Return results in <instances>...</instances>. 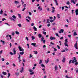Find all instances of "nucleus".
Instances as JSON below:
<instances>
[{
	"instance_id": "f257e3e1",
	"label": "nucleus",
	"mask_w": 78,
	"mask_h": 78,
	"mask_svg": "<svg viewBox=\"0 0 78 78\" xmlns=\"http://www.w3.org/2000/svg\"><path fill=\"white\" fill-rule=\"evenodd\" d=\"M12 17H10L9 19L10 20H13V21H14V22H15L16 21V20H15L14 19H16V16H15V15H13V16H12Z\"/></svg>"
},
{
	"instance_id": "f03ea898",
	"label": "nucleus",
	"mask_w": 78,
	"mask_h": 78,
	"mask_svg": "<svg viewBox=\"0 0 78 78\" xmlns=\"http://www.w3.org/2000/svg\"><path fill=\"white\" fill-rule=\"evenodd\" d=\"M18 48L20 51H24V49H23V48H22V47H21L20 46H19Z\"/></svg>"
},
{
	"instance_id": "7ed1b4c3",
	"label": "nucleus",
	"mask_w": 78,
	"mask_h": 78,
	"mask_svg": "<svg viewBox=\"0 0 78 78\" xmlns=\"http://www.w3.org/2000/svg\"><path fill=\"white\" fill-rule=\"evenodd\" d=\"M44 37H42L41 38V42H43L44 44H45V40L44 39Z\"/></svg>"
},
{
	"instance_id": "20e7f679",
	"label": "nucleus",
	"mask_w": 78,
	"mask_h": 78,
	"mask_svg": "<svg viewBox=\"0 0 78 78\" xmlns=\"http://www.w3.org/2000/svg\"><path fill=\"white\" fill-rule=\"evenodd\" d=\"M50 39L51 41H53V40L56 39V38H55V37H53L52 36H51L50 37Z\"/></svg>"
},
{
	"instance_id": "39448f33",
	"label": "nucleus",
	"mask_w": 78,
	"mask_h": 78,
	"mask_svg": "<svg viewBox=\"0 0 78 78\" xmlns=\"http://www.w3.org/2000/svg\"><path fill=\"white\" fill-rule=\"evenodd\" d=\"M55 7H52L51 12L52 13H54V12H55Z\"/></svg>"
},
{
	"instance_id": "423d86ee",
	"label": "nucleus",
	"mask_w": 78,
	"mask_h": 78,
	"mask_svg": "<svg viewBox=\"0 0 78 78\" xmlns=\"http://www.w3.org/2000/svg\"><path fill=\"white\" fill-rule=\"evenodd\" d=\"M75 12L76 13V16L78 15V9H77L75 10Z\"/></svg>"
},
{
	"instance_id": "0eeeda50",
	"label": "nucleus",
	"mask_w": 78,
	"mask_h": 78,
	"mask_svg": "<svg viewBox=\"0 0 78 78\" xmlns=\"http://www.w3.org/2000/svg\"><path fill=\"white\" fill-rule=\"evenodd\" d=\"M10 37V39L11 40L12 39V37H11V35L8 34L6 36V37Z\"/></svg>"
},
{
	"instance_id": "6e6552de",
	"label": "nucleus",
	"mask_w": 78,
	"mask_h": 78,
	"mask_svg": "<svg viewBox=\"0 0 78 78\" xmlns=\"http://www.w3.org/2000/svg\"><path fill=\"white\" fill-rule=\"evenodd\" d=\"M63 31H64V30L62 29H61L60 31H59V33L60 34H61V33H63Z\"/></svg>"
},
{
	"instance_id": "1a4fd4ad",
	"label": "nucleus",
	"mask_w": 78,
	"mask_h": 78,
	"mask_svg": "<svg viewBox=\"0 0 78 78\" xmlns=\"http://www.w3.org/2000/svg\"><path fill=\"white\" fill-rule=\"evenodd\" d=\"M32 45H33V46H34V47H36V43H32L31 44Z\"/></svg>"
},
{
	"instance_id": "9d476101",
	"label": "nucleus",
	"mask_w": 78,
	"mask_h": 78,
	"mask_svg": "<svg viewBox=\"0 0 78 78\" xmlns=\"http://www.w3.org/2000/svg\"><path fill=\"white\" fill-rule=\"evenodd\" d=\"M34 31H37V28H36V27H35V26H34Z\"/></svg>"
},
{
	"instance_id": "9b49d317",
	"label": "nucleus",
	"mask_w": 78,
	"mask_h": 78,
	"mask_svg": "<svg viewBox=\"0 0 78 78\" xmlns=\"http://www.w3.org/2000/svg\"><path fill=\"white\" fill-rule=\"evenodd\" d=\"M55 70H58V68L57 67V66L55 65Z\"/></svg>"
},
{
	"instance_id": "f8f14e48",
	"label": "nucleus",
	"mask_w": 78,
	"mask_h": 78,
	"mask_svg": "<svg viewBox=\"0 0 78 78\" xmlns=\"http://www.w3.org/2000/svg\"><path fill=\"white\" fill-rule=\"evenodd\" d=\"M38 9H40V11H42V9L41 8V6H39L38 8Z\"/></svg>"
},
{
	"instance_id": "ddd939ff",
	"label": "nucleus",
	"mask_w": 78,
	"mask_h": 78,
	"mask_svg": "<svg viewBox=\"0 0 78 78\" xmlns=\"http://www.w3.org/2000/svg\"><path fill=\"white\" fill-rule=\"evenodd\" d=\"M49 58H48V59H47V61H45L46 63L47 64V63H48V62H49Z\"/></svg>"
},
{
	"instance_id": "4468645a",
	"label": "nucleus",
	"mask_w": 78,
	"mask_h": 78,
	"mask_svg": "<svg viewBox=\"0 0 78 78\" xmlns=\"http://www.w3.org/2000/svg\"><path fill=\"white\" fill-rule=\"evenodd\" d=\"M62 62H66V58H63V60H62Z\"/></svg>"
},
{
	"instance_id": "2eb2a0df",
	"label": "nucleus",
	"mask_w": 78,
	"mask_h": 78,
	"mask_svg": "<svg viewBox=\"0 0 78 78\" xmlns=\"http://www.w3.org/2000/svg\"><path fill=\"white\" fill-rule=\"evenodd\" d=\"M71 2H72V3H73V4H75V2L74 0H71Z\"/></svg>"
},
{
	"instance_id": "dca6fc26",
	"label": "nucleus",
	"mask_w": 78,
	"mask_h": 78,
	"mask_svg": "<svg viewBox=\"0 0 78 78\" xmlns=\"http://www.w3.org/2000/svg\"><path fill=\"white\" fill-rule=\"evenodd\" d=\"M38 37H39V38H41V37H42V35L41 34H38Z\"/></svg>"
},
{
	"instance_id": "f3484780",
	"label": "nucleus",
	"mask_w": 78,
	"mask_h": 78,
	"mask_svg": "<svg viewBox=\"0 0 78 78\" xmlns=\"http://www.w3.org/2000/svg\"><path fill=\"white\" fill-rule=\"evenodd\" d=\"M41 66L42 67H43V68H45V65H44V64H41Z\"/></svg>"
},
{
	"instance_id": "a211bd4d",
	"label": "nucleus",
	"mask_w": 78,
	"mask_h": 78,
	"mask_svg": "<svg viewBox=\"0 0 78 78\" xmlns=\"http://www.w3.org/2000/svg\"><path fill=\"white\" fill-rule=\"evenodd\" d=\"M15 4H17L18 3H19V2H18L17 1H15Z\"/></svg>"
},
{
	"instance_id": "6ab92c4d",
	"label": "nucleus",
	"mask_w": 78,
	"mask_h": 78,
	"mask_svg": "<svg viewBox=\"0 0 78 78\" xmlns=\"http://www.w3.org/2000/svg\"><path fill=\"white\" fill-rule=\"evenodd\" d=\"M15 74L16 75V76H19V73H15Z\"/></svg>"
},
{
	"instance_id": "aec40b11",
	"label": "nucleus",
	"mask_w": 78,
	"mask_h": 78,
	"mask_svg": "<svg viewBox=\"0 0 78 78\" xmlns=\"http://www.w3.org/2000/svg\"><path fill=\"white\" fill-rule=\"evenodd\" d=\"M15 33H16V34H20L19 32L16 31H15Z\"/></svg>"
},
{
	"instance_id": "412c9836",
	"label": "nucleus",
	"mask_w": 78,
	"mask_h": 78,
	"mask_svg": "<svg viewBox=\"0 0 78 78\" xmlns=\"http://www.w3.org/2000/svg\"><path fill=\"white\" fill-rule=\"evenodd\" d=\"M20 53L21 55H23L24 54V52H20Z\"/></svg>"
},
{
	"instance_id": "4be33fe9",
	"label": "nucleus",
	"mask_w": 78,
	"mask_h": 78,
	"mask_svg": "<svg viewBox=\"0 0 78 78\" xmlns=\"http://www.w3.org/2000/svg\"><path fill=\"white\" fill-rule=\"evenodd\" d=\"M2 74L4 75H6V73L5 72H3L2 73Z\"/></svg>"
},
{
	"instance_id": "5701e85b",
	"label": "nucleus",
	"mask_w": 78,
	"mask_h": 78,
	"mask_svg": "<svg viewBox=\"0 0 78 78\" xmlns=\"http://www.w3.org/2000/svg\"><path fill=\"white\" fill-rule=\"evenodd\" d=\"M18 15L19 16L20 18H21V14L18 13Z\"/></svg>"
},
{
	"instance_id": "b1692460",
	"label": "nucleus",
	"mask_w": 78,
	"mask_h": 78,
	"mask_svg": "<svg viewBox=\"0 0 78 78\" xmlns=\"http://www.w3.org/2000/svg\"><path fill=\"white\" fill-rule=\"evenodd\" d=\"M42 63V60H40L39 63V64H41V63Z\"/></svg>"
},
{
	"instance_id": "393cba45",
	"label": "nucleus",
	"mask_w": 78,
	"mask_h": 78,
	"mask_svg": "<svg viewBox=\"0 0 78 78\" xmlns=\"http://www.w3.org/2000/svg\"><path fill=\"white\" fill-rule=\"evenodd\" d=\"M57 17L58 19H59L60 18V16H59V14H57Z\"/></svg>"
},
{
	"instance_id": "a878e982",
	"label": "nucleus",
	"mask_w": 78,
	"mask_h": 78,
	"mask_svg": "<svg viewBox=\"0 0 78 78\" xmlns=\"http://www.w3.org/2000/svg\"><path fill=\"white\" fill-rule=\"evenodd\" d=\"M1 42H2V44L3 45H4L5 44V41H3L2 40H1Z\"/></svg>"
},
{
	"instance_id": "bb28decb",
	"label": "nucleus",
	"mask_w": 78,
	"mask_h": 78,
	"mask_svg": "<svg viewBox=\"0 0 78 78\" xmlns=\"http://www.w3.org/2000/svg\"><path fill=\"white\" fill-rule=\"evenodd\" d=\"M3 12L2 11V9L1 11L0 12V14H3Z\"/></svg>"
},
{
	"instance_id": "cd10ccee",
	"label": "nucleus",
	"mask_w": 78,
	"mask_h": 78,
	"mask_svg": "<svg viewBox=\"0 0 78 78\" xmlns=\"http://www.w3.org/2000/svg\"><path fill=\"white\" fill-rule=\"evenodd\" d=\"M64 45H65V46L66 47H68V44H67V43H65Z\"/></svg>"
},
{
	"instance_id": "c85d7f7f",
	"label": "nucleus",
	"mask_w": 78,
	"mask_h": 78,
	"mask_svg": "<svg viewBox=\"0 0 78 78\" xmlns=\"http://www.w3.org/2000/svg\"><path fill=\"white\" fill-rule=\"evenodd\" d=\"M31 38H32V40H34V39H35V37H34L33 36H32Z\"/></svg>"
},
{
	"instance_id": "c756f323",
	"label": "nucleus",
	"mask_w": 78,
	"mask_h": 78,
	"mask_svg": "<svg viewBox=\"0 0 78 78\" xmlns=\"http://www.w3.org/2000/svg\"><path fill=\"white\" fill-rule=\"evenodd\" d=\"M8 75L7 77H9V76H11V74L9 73H8Z\"/></svg>"
},
{
	"instance_id": "7c9ffc66",
	"label": "nucleus",
	"mask_w": 78,
	"mask_h": 78,
	"mask_svg": "<svg viewBox=\"0 0 78 78\" xmlns=\"http://www.w3.org/2000/svg\"><path fill=\"white\" fill-rule=\"evenodd\" d=\"M74 36H76V35H77V34H76L75 31L74 33Z\"/></svg>"
},
{
	"instance_id": "2f4dec72",
	"label": "nucleus",
	"mask_w": 78,
	"mask_h": 78,
	"mask_svg": "<svg viewBox=\"0 0 78 78\" xmlns=\"http://www.w3.org/2000/svg\"><path fill=\"white\" fill-rule=\"evenodd\" d=\"M67 39H65V43H67V42H68V41H67Z\"/></svg>"
},
{
	"instance_id": "473e14b6",
	"label": "nucleus",
	"mask_w": 78,
	"mask_h": 78,
	"mask_svg": "<svg viewBox=\"0 0 78 78\" xmlns=\"http://www.w3.org/2000/svg\"><path fill=\"white\" fill-rule=\"evenodd\" d=\"M43 34H44V35H46V34H47V33L45 32H43Z\"/></svg>"
},
{
	"instance_id": "72a5a7b5",
	"label": "nucleus",
	"mask_w": 78,
	"mask_h": 78,
	"mask_svg": "<svg viewBox=\"0 0 78 78\" xmlns=\"http://www.w3.org/2000/svg\"><path fill=\"white\" fill-rule=\"evenodd\" d=\"M18 26H19V27H22V25L20 24H18Z\"/></svg>"
},
{
	"instance_id": "f704fd0d",
	"label": "nucleus",
	"mask_w": 78,
	"mask_h": 78,
	"mask_svg": "<svg viewBox=\"0 0 78 78\" xmlns=\"http://www.w3.org/2000/svg\"><path fill=\"white\" fill-rule=\"evenodd\" d=\"M34 23H33L31 24V26L33 27V26H34Z\"/></svg>"
},
{
	"instance_id": "c9c22d12",
	"label": "nucleus",
	"mask_w": 78,
	"mask_h": 78,
	"mask_svg": "<svg viewBox=\"0 0 78 78\" xmlns=\"http://www.w3.org/2000/svg\"><path fill=\"white\" fill-rule=\"evenodd\" d=\"M16 51H13V54L16 55Z\"/></svg>"
},
{
	"instance_id": "e433bc0d",
	"label": "nucleus",
	"mask_w": 78,
	"mask_h": 78,
	"mask_svg": "<svg viewBox=\"0 0 78 78\" xmlns=\"http://www.w3.org/2000/svg\"><path fill=\"white\" fill-rule=\"evenodd\" d=\"M58 33H56L55 34V35L56 36H58V37H59V35H58Z\"/></svg>"
},
{
	"instance_id": "4c0bfd02",
	"label": "nucleus",
	"mask_w": 78,
	"mask_h": 78,
	"mask_svg": "<svg viewBox=\"0 0 78 78\" xmlns=\"http://www.w3.org/2000/svg\"><path fill=\"white\" fill-rule=\"evenodd\" d=\"M50 22V20H49V19H48L47 20V22H46V23H48V22Z\"/></svg>"
},
{
	"instance_id": "58836bf2",
	"label": "nucleus",
	"mask_w": 78,
	"mask_h": 78,
	"mask_svg": "<svg viewBox=\"0 0 78 78\" xmlns=\"http://www.w3.org/2000/svg\"><path fill=\"white\" fill-rule=\"evenodd\" d=\"M54 51H57V49L55 48H54Z\"/></svg>"
},
{
	"instance_id": "ea45409f",
	"label": "nucleus",
	"mask_w": 78,
	"mask_h": 78,
	"mask_svg": "<svg viewBox=\"0 0 78 78\" xmlns=\"http://www.w3.org/2000/svg\"><path fill=\"white\" fill-rule=\"evenodd\" d=\"M66 4L67 5H69V4H70V2H69V1H67V2Z\"/></svg>"
},
{
	"instance_id": "a19ab883",
	"label": "nucleus",
	"mask_w": 78,
	"mask_h": 78,
	"mask_svg": "<svg viewBox=\"0 0 78 78\" xmlns=\"http://www.w3.org/2000/svg\"><path fill=\"white\" fill-rule=\"evenodd\" d=\"M77 45H77V42H76L75 44L74 45V47H77Z\"/></svg>"
},
{
	"instance_id": "79ce46f5",
	"label": "nucleus",
	"mask_w": 78,
	"mask_h": 78,
	"mask_svg": "<svg viewBox=\"0 0 78 78\" xmlns=\"http://www.w3.org/2000/svg\"><path fill=\"white\" fill-rule=\"evenodd\" d=\"M74 61H75V60H73L72 62V63H73V64H74Z\"/></svg>"
},
{
	"instance_id": "37998d69",
	"label": "nucleus",
	"mask_w": 78,
	"mask_h": 78,
	"mask_svg": "<svg viewBox=\"0 0 78 78\" xmlns=\"http://www.w3.org/2000/svg\"><path fill=\"white\" fill-rule=\"evenodd\" d=\"M29 72H33V70H32V69H29Z\"/></svg>"
},
{
	"instance_id": "c03bdc74",
	"label": "nucleus",
	"mask_w": 78,
	"mask_h": 78,
	"mask_svg": "<svg viewBox=\"0 0 78 78\" xmlns=\"http://www.w3.org/2000/svg\"><path fill=\"white\" fill-rule=\"evenodd\" d=\"M49 19H50L51 20H52V19H53V17L52 16H51L49 18Z\"/></svg>"
},
{
	"instance_id": "a18cd8bd",
	"label": "nucleus",
	"mask_w": 78,
	"mask_h": 78,
	"mask_svg": "<svg viewBox=\"0 0 78 78\" xmlns=\"http://www.w3.org/2000/svg\"><path fill=\"white\" fill-rule=\"evenodd\" d=\"M27 18L29 20H31V18H30V16H27Z\"/></svg>"
},
{
	"instance_id": "49530a36",
	"label": "nucleus",
	"mask_w": 78,
	"mask_h": 78,
	"mask_svg": "<svg viewBox=\"0 0 78 78\" xmlns=\"http://www.w3.org/2000/svg\"><path fill=\"white\" fill-rule=\"evenodd\" d=\"M15 34H14V32H12V36H14Z\"/></svg>"
},
{
	"instance_id": "de8ad7c7",
	"label": "nucleus",
	"mask_w": 78,
	"mask_h": 78,
	"mask_svg": "<svg viewBox=\"0 0 78 78\" xmlns=\"http://www.w3.org/2000/svg\"><path fill=\"white\" fill-rule=\"evenodd\" d=\"M65 51H66V50H63V51H61V52H62V53H63V52H65Z\"/></svg>"
},
{
	"instance_id": "09e8293b",
	"label": "nucleus",
	"mask_w": 78,
	"mask_h": 78,
	"mask_svg": "<svg viewBox=\"0 0 78 78\" xmlns=\"http://www.w3.org/2000/svg\"><path fill=\"white\" fill-rule=\"evenodd\" d=\"M47 27H50V24H48L47 25Z\"/></svg>"
},
{
	"instance_id": "8fccbe9b",
	"label": "nucleus",
	"mask_w": 78,
	"mask_h": 78,
	"mask_svg": "<svg viewBox=\"0 0 78 78\" xmlns=\"http://www.w3.org/2000/svg\"><path fill=\"white\" fill-rule=\"evenodd\" d=\"M23 7H26V6H27V5H26V4H24L23 5Z\"/></svg>"
},
{
	"instance_id": "3c124183",
	"label": "nucleus",
	"mask_w": 78,
	"mask_h": 78,
	"mask_svg": "<svg viewBox=\"0 0 78 78\" xmlns=\"http://www.w3.org/2000/svg\"><path fill=\"white\" fill-rule=\"evenodd\" d=\"M21 2L22 3V5H23V3H24V2H23V1H22V0H21Z\"/></svg>"
},
{
	"instance_id": "603ef678",
	"label": "nucleus",
	"mask_w": 78,
	"mask_h": 78,
	"mask_svg": "<svg viewBox=\"0 0 78 78\" xmlns=\"http://www.w3.org/2000/svg\"><path fill=\"white\" fill-rule=\"evenodd\" d=\"M29 15H30V16H31V12H29Z\"/></svg>"
},
{
	"instance_id": "864d4df0",
	"label": "nucleus",
	"mask_w": 78,
	"mask_h": 78,
	"mask_svg": "<svg viewBox=\"0 0 78 78\" xmlns=\"http://www.w3.org/2000/svg\"><path fill=\"white\" fill-rule=\"evenodd\" d=\"M20 6L21 5H18L17 6V8H20Z\"/></svg>"
},
{
	"instance_id": "5fc2aeb1",
	"label": "nucleus",
	"mask_w": 78,
	"mask_h": 78,
	"mask_svg": "<svg viewBox=\"0 0 78 78\" xmlns=\"http://www.w3.org/2000/svg\"><path fill=\"white\" fill-rule=\"evenodd\" d=\"M26 9V8L25 7H24L23 9L22 10V11H25V9Z\"/></svg>"
},
{
	"instance_id": "6e6d98bb",
	"label": "nucleus",
	"mask_w": 78,
	"mask_h": 78,
	"mask_svg": "<svg viewBox=\"0 0 78 78\" xmlns=\"http://www.w3.org/2000/svg\"><path fill=\"white\" fill-rule=\"evenodd\" d=\"M57 47L58 48V49L59 50V49H60V47H59V46L58 45H57Z\"/></svg>"
},
{
	"instance_id": "4d7b16f0",
	"label": "nucleus",
	"mask_w": 78,
	"mask_h": 78,
	"mask_svg": "<svg viewBox=\"0 0 78 78\" xmlns=\"http://www.w3.org/2000/svg\"><path fill=\"white\" fill-rule=\"evenodd\" d=\"M9 54L11 55H13V53H12V52H10L9 53Z\"/></svg>"
},
{
	"instance_id": "13d9d810",
	"label": "nucleus",
	"mask_w": 78,
	"mask_h": 78,
	"mask_svg": "<svg viewBox=\"0 0 78 78\" xmlns=\"http://www.w3.org/2000/svg\"><path fill=\"white\" fill-rule=\"evenodd\" d=\"M78 64V62H76V63H75V66H77V65Z\"/></svg>"
},
{
	"instance_id": "bf43d9fd",
	"label": "nucleus",
	"mask_w": 78,
	"mask_h": 78,
	"mask_svg": "<svg viewBox=\"0 0 78 78\" xmlns=\"http://www.w3.org/2000/svg\"><path fill=\"white\" fill-rule=\"evenodd\" d=\"M0 76H1L2 78H3V76L2 75H0Z\"/></svg>"
},
{
	"instance_id": "052dcab7",
	"label": "nucleus",
	"mask_w": 78,
	"mask_h": 78,
	"mask_svg": "<svg viewBox=\"0 0 78 78\" xmlns=\"http://www.w3.org/2000/svg\"><path fill=\"white\" fill-rule=\"evenodd\" d=\"M26 20H27V22H30V20H28L27 19H26Z\"/></svg>"
},
{
	"instance_id": "680f3d73",
	"label": "nucleus",
	"mask_w": 78,
	"mask_h": 78,
	"mask_svg": "<svg viewBox=\"0 0 78 78\" xmlns=\"http://www.w3.org/2000/svg\"><path fill=\"white\" fill-rule=\"evenodd\" d=\"M54 20H50V22L51 23L53 22Z\"/></svg>"
},
{
	"instance_id": "e2e57ef3",
	"label": "nucleus",
	"mask_w": 78,
	"mask_h": 78,
	"mask_svg": "<svg viewBox=\"0 0 78 78\" xmlns=\"http://www.w3.org/2000/svg\"><path fill=\"white\" fill-rule=\"evenodd\" d=\"M33 74H34V72H32L30 73V75H33Z\"/></svg>"
},
{
	"instance_id": "0e129e2a",
	"label": "nucleus",
	"mask_w": 78,
	"mask_h": 78,
	"mask_svg": "<svg viewBox=\"0 0 78 78\" xmlns=\"http://www.w3.org/2000/svg\"><path fill=\"white\" fill-rule=\"evenodd\" d=\"M65 27H66V28H68V27H68V25H65Z\"/></svg>"
},
{
	"instance_id": "69168bd1",
	"label": "nucleus",
	"mask_w": 78,
	"mask_h": 78,
	"mask_svg": "<svg viewBox=\"0 0 78 78\" xmlns=\"http://www.w3.org/2000/svg\"><path fill=\"white\" fill-rule=\"evenodd\" d=\"M71 62H72V60H70L69 61V64H70Z\"/></svg>"
},
{
	"instance_id": "338daca9",
	"label": "nucleus",
	"mask_w": 78,
	"mask_h": 78,
	"mask_svg": "<svg viewBox=\"0 0 78 78\" xmlns=\"http://www.w3.org/2000/svg\"><path fill=\"white\" fill-rule=\"evenodd\" d=\"M2 61H5V58H2Z\"/></svg>"
},
{
	"instance_id": "774afa93",
	"label": "nucleus",
	"mask_w": 78,
	"mask_h": 78,
	"mask_svg": "<svg viewBox=\"0 0 78 78\" xmlns=\"http://www.w3.org/2000/svg\"><path fill=\"white\" fill-rule=\"evenodd\" d=\"M34 54H37V51H36L34 53Z\"/></svg>"
}]
</instances>
